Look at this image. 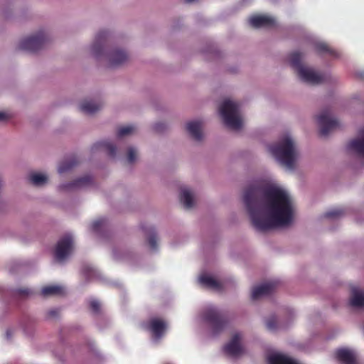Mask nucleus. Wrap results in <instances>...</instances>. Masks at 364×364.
<instances>
[{
  "label": "nucleus",
  "mask_w": 364,
  "mask_h": 364,
  "mask_svg": "<svg viewBox=\"0 0 364 364\" xmlns=\"http://www.w3.org/2000/svg\"><path fill=\"white\" fill-rule=\"evenodd\" d=\"M73 250V239L70 235L63 237L57 243L55 250V257L62 262L66 259Z\"/></svg>",
  "instance_id": "obj_9"
},
{
  "label": "nucleus",
  "mask_w": 364,
  "mask_h": 364,
  "mask_svg": "<svg viewBox=\"0 0 364 364\" xmlns=\"http://www.w3.org/2000/svg\"><path fill=\"white\" fill-rule=\"evenodd\" d=\"M268 150L277 161L286 169H294L300 155L296 144L290 133L282 134L277 143L268 146Z\"/></svg>",
  "instance_id": "obj_3"
},
{
  "label": "nucleus",
  "mask_w": 364,
  "mask_h": 364,
  "mask_svg": "<svg viewBox=\"0 0 364 364\" xmlns=\"http://www.w3.org/2000/svg\"><path fill=\"white\" fill-rule=\"evenodd\" d=\"M9 114L5 112H0V122H5L8 119Z\"/></svg>",
  "instance_id": "obj_35"
},
{
  "label": "nucleus",
  "mask_w": 364,
  "mask_h": 364,
  "mask_svg": "<svg viewBox=\"0 0 364 364\" xmlns=\"http://www.w3.org/2000/svg\"><path fill=\"white\" fill-rule=\"evenodd\" d=\"M50 40L48 31L42 29L36 33L26 36L18 42V48L26 52H36Z\"/></svg>",
  "instance_id": "obj_6"
},
{
  "label": "nucleus",
  "mask_w": 364,
  "mask_h": 364,
  "mask_svg": "<svg viewBox=\"0 0 364 364\" xmlns=\"http://www.w3.org/2000/svg\"><path fill=\"white\" fill-rule=\"evenodd\" d=\"M242 339L243 336L240 332L235 333L230 341L224 346V353L231 358H237L242 355L245 352Z\"/></svg>",
  "instance_id": "obj_8"
},
{
  "label": "nucleus",
  "mask_w": 364,
  "mask_h": 364,
  "mask_svg": "<svg viewBox=\"0 0 364 364\" xmlns=\"http://www.w3.org/2000/svg\"><path fill=\"white\" fill-rule=\"evenodd\" d=\"M342 214V212L339 210H334L327 213V216L329 218H336Z\"/></svg>",
  "instance_id": "obj_33"
},
{
  "label": "nucleus",
  "mask_w": 364,
  "mask_h": 364,
  "mask_svg": "<svg viewBox=\"0 0 364 364\" xmlns=\"http://www.w3.org/2000/svg\"><path fill=\"white\" fill-rule=\"evenodd\" d=\"M77 164L75 159H70L68 161H65L62 162L58 166V172L59 173H63L68 171H69L71 168H73Z\"/></svg>",
  "instance_id": "obj_27"
},
{
  "label": "nucleus",
  "mask_w": 364,
  "mask_h": 364,
  "mask_svg": "<svg viewBox=\"0 0 364 364\" xmlns=\"http://www.w3.org/2000/svg\"><path fill=\"white\" fill-rule=\"evenodd\" d=\"M102 107V104L92 100H85L80 105V110L87 114H91L98 111Z\"/></svg>",
  "instance_id": "obj_21"
},
{
  "label": "nucleus",
  "mask_w": 364,
  "mask_h": 364,
  "mask_svg": "<svg viewBox=\"0 0 364 364\" xmlns=\"http://www.w3.org/2000/svg\"><path fill=\"white\" fill-rule=\"evenodd\" d=\"M136 131V127L134 125H124L119 127L117 131V137L118 139L122 138L124 136H129L134 133Z\"/></svg>",
  "instance_id": "obj_24"
},
{
  "label": "nucleus",
  "mask_w": 364,
  "mask_h": 364,
  "mask_svg": "<svg viewBox=\"0 0 364 364\" xmlns=\"http://www.w3.org/2000/svg\"><path fill=\"white\" fill-rule=\"evenodd\" d=\"M195 1H196V0H184V1H185L186 3H193V2H194Z\"/></svg>",
  "instance_id": "obj_36"
},
{
  "label": "nucleus",
  "mask_w": 364,
  "mask_h": 364,
  "mask_svg": "<svg viewBox=\"0 0 364 364\" xmlns=\"http://www.w3.org/2000/svg\"><path fill=\"white\" fill-rule=\"evenodd\" d=\"M90 181H91L90 177L86 176V177L81 178L76 180L72 184H68L67 186H65L64 188H73V187H77V188L82 187L85 185H86L87 183H90Z\"/></svg>",
  "instance_id": "obj_29"
},
{
  "label": "nucleus",
  "mask_w": 364,
  "mask_h": 364,
  "mask_svg": "<svg viewBox=\"0 0 364 364\" xmlns=\"http://www.w3.org/2000/svg\"><path fill=\"white\" fill-rule=\"evenodd\" d=\"M2 185H3V184H2V181H1V180L0 179V189H1V187H2Z\"/></svg>",
  "instance_id": "obj_37"
},
{
  "label": "nucleus",
  "mask_w": 364,
  "mask_h": 364,
  "mask_svg": "<svg viewBox=\"0 0 364 364\" xmlns=\"http://www.w3.org/2000/svg\"><path fill=\"white\" fill-rule=\"evenodd\" d=\"M199 284L208 289L219 291L222 289V283L213 274L203 272L198 277Z\"/></svg>",
  "instance_id": "obj_12"
},
{
  "label": "nucleus",
  "mask_w": 364,
  "mask_h": 364,
  "mask_svg": "<svg viewBox=\"0 0 364 364\" xmlns=\"http://www.w3.org/2000/svg\"><path fill=\"white\" fill-rule=\"evenodd\" d=\"M6 336H7L8 338L10 336L9 331L6 332Z\"/></svg>",
  "instance_id": "obj_38"
},
{
  "label": "nucleus",
  "mask_w": 364,
  "mask_h": 364,
  "mask_svg": "<svg viewBox=\"0 0 364 364\" xmlns=\"http://www.w3.org/2000/svg\"><path fill=\"white\" fill-rule=\"evenodd\" d=\"M274 19L267 15H256L249 18V23L254 28L270 27L274 25Z\"/></svg>",
  "instance_id": "obj_14"
},
{
  "label": "nucleus",
  "mask_w": 364,
  "mask_h": 364,
  "mask_svg": "<svg viewBox=\"0 0 364 364\" xmlns=\"http://www.w3.org/2000/svg\"><path fill=\"white\" fill-rule=\"evenodd\" d=\"M107 36L106 31L99 32L91 46L90 52L94 58L104 61L107 67L114 68L124 64L128 60V55L119 48L109 49Z\"/></svg>",
  "instance_id": "obj_2"
},
{
  "label": "nucleus",
  "mask_w": 364,
  "mask_h": 364,
  "mask_svg": "<svg viewBox=\"0 0 364 364\" xmlns=\"http://www.w3.org/2000/svg\"><path fill=\"white\" fill-rule=\"evenodd\" d=\"M266 326L269 331H274L277 328V320L275 317H270L266 321Z\"/></svg>",
  "instance_id": "obj_30"
},
{
  "label": "nucleus",
  "mask_w": 364,
  "mask_h": 364,
  "mask_svg": "<svg viewBox=\"0 0 364 364\" xmlns=\"http://www.w3.org/2000/svg\"><path fill=\"white\" fill-rule=\"evenodd\" d=\"M65 289L63 287L60 285H49L44 287L41 289V294L44 296L61 295L64 294Z\"/></svg>",
  "instance_id": "obj_22"
},
{
  "label": "nucleus",
  "mask_w": 364,
  "mask_h": 364,
  "mask_svg": "<svg viewBox=\"0 0 364 364\" xmlns=\"http://www.w3.org/2000/svg\"><path fill=\"white\" fill-rule=\"evenodd\" d=\"M348 149L364 159V127L359 131L358 136L350 141Z\"/></svg>",
  "instance_id": "obj_13"
},
{
  "label": "nucleus",
  "mask_w": 364,
  "mask_h": 364,
  "mask_svg": "<svg viewBox=\"0 0 364 364\" xmlns=\"http://www.w3.org/2000/svg\"><path fill=\"white\" fill-rule=\"evenodd\" d=\"M243 201L259 231L286 228L294 221L296 210L293 197L270 177L254 180L245 191Z\"/></svg>",
  "instance_id": "obj_1"
},
{
  "label": "nucleus",
  "mask_w": 364,
  "mask_h": 364,
  "mask_svg": "<svg viewBox=\"0 0 364 364\" xmlns=\"http://www.w3.org/2000/svg\"><path fill=\"white\" fill-rule=\"evenodd\" d=\"M336 356L343 364H355L356 361V353L348 348H341L337 350Z\"/></svg>",
  "instance_id": "obj_17"
},
{
  "label": "nucleus",
  "mask_w": 364,
  "mask_h": 364,
  "mask_svg": "<svg viewBox=\"0 0 364 364\" xmlns=\"http://www.w3.org/2000/svg\"><path fill=\"white\" fill-rule=\"evenodd\" d=\"M100 303L97 300H92L90 301V306L95 312H97L100 309Z\"/></svg>",
  "instance_id": "obj_34"
},
{
  "label": "nucleus",
  "mask_w": 364,
  "mask_h": 364,
  "mask_svg": "<svg viewBox=\"0 0 364 364\" xmlns=\"http://www.w3.org/2000/svg\"><path fill=\"white\" fill-rule=\"evenodd\" d=\"M321 133L323 135L328 134L331 130L339 125L338 121L333 118L328 111L321 112L317 117Z\"/></svg>",
  "instance_id": "obj_10"
},
{
  "label": "nucleus",
  "mask_w": 364,
  "mask_h": 364,
  "mask_svg": "<svg viewBox=\"0 0 364 364\" xmlns=\"http://www.w3.org/2000/svg\"><path fill=\"white\" fill-rule=\"evenodd\" d=\"M186 129L189 134L197 141L203 138L202 123L199 121H191L186 124Z\"/></svg>",
  "instance_id": "obj_20"
},
{
  "label": "nucleus",
  "mask_w": 364,
  "mask_h": 364,
  "mask_svg": "<svg viewBox=\"0 0 364 364\" xmlns=\"http://www.w3.org/2000/svg\"><path fill=\"white\" fill-rule=\"evenodd\" d=\"M166 327V323L157 318H153L149 323L144 324V328L151 332L154 342H158L164 336Z\"/></svg>",
  "instance_id": "obj_11"
},
{
  "label": "nucleus",
  "mask_w": 364,
  "mask_h": 364,
  "mask_svg": "<svg viewBox=\"0 0 364 364\" xmlns=\"http://www.w3.org/2000/svg\"><path fill=\"white\" fill-rule=\"evenodd\" d=\"M315 48H316V50L318 53H329L331 55H332L333 57H338V55L336 53V51H335L333 48H330L324 42H321V41L316 42L315 43Z\"/></svg>",
  "instance_id": "obj_23"
},
{
  "label": "nucleus",
  "mask_w": 364,
  "mask_h": 364,
  "mask_svg": "<svg viewBox=\"0 0 364 364\" xmlns=\"http://www.w3.org/2000/svg\"><path fill=\"white\" fill-rule=\"evenodd\" d=\"M180 200L186 208H191L195 204L193 192L188 187L181 188Z\"/></svg>",
  "instance_id": "obj_19"
},
{
  "label": "nucleus",
  "mask_w": 364,
  "mask_h": 364,
  "mask_svg": "<svg viewBox=\"0 0 364 364\" xmlns=\"http://www.w3.org/2000/svg\"><path fill=\"white\" fill-rule=\"evenodd\" d=\"M31 182L36 186H42L48 182V176L43 173H35L31 176Z\"/></svg>",
  "instance_id": "obj_25"
},
{
  "label": "nucleus",
  "mask_w": 364,
  "mask_h": 364,
  "mask_svg": "<svg viewBox=\"0 0 364 364\" xmlns=\"http://www.w3.org/2000/svg\"><path fill=\"white\" fill-rule=\"evenodd\" d=\"M267 362L268 364H299L291 358L280 353L269 354L267 357Z\"/></svg>",
  "instance_id": "obj_18"
},
{
  "label": "nucleus",
  "mask_w": 364,
  "mask_h": 364,
  "mask_svg": "<svg viewBox=\"0 0 364 364\" xmlns=\"http://www.w3.org/2000/svg\"><path fill=\"white\" fill-rule=\"evenodd\" d=\"M149 244L151 249L155 250L156 248V237L155 234H151L149 236Z\"/></svg>",
  "instance_id": "obj_32"
},
{
  "label": "nucleus",
  "mask_w": 364,
  "mask_h": 364,
  "mask_svg": "<svg viewBox=\"0 0 364 364\" xmlns=\"http://www.w3.org/2000/svg\"><path fill=\"white\" fill-rule=\"evenodd\" d=\"M137 158V151L135 148L129 147L127 153V160L129 163H133Z\"/></svg>",
  "instance_id": "obj_31"
},
{
  "label": "nucleus",
  "mask_w": 364,
  "mask_h": 364,
  "mask_svg": "<svg viewBox=\"0 0 364 364\" xmlns=\"http://www.w3.org/2000/svg\"><path fill=\"white\" fill-rule=\"evenodd\" d=\"M350 304L356 309L364 307V290L358 287H353L351 288Z\"/></svg>",
  "instance_id": "obj_16"
},
{
  "label": "nucleus",
  "mask_w": 364,
  "mask_h": 364,
  "mask_svg": "<svg viewBox=\"0 0 364 364\" xmlns=\"http://www.w3.org/2000/svg\"><path fill=\"white\" fill-rule=\"evenodd\" d=\"M302 55L294 52L289 56V63L296 71L299 78L303 82L310 85H318L327 80V75L316 71L314 69L301 64Z\"/></svg>",
  "instance_id": "obj_4"
},
{
  "label": "nucleus",
  "mask_w": 364,
  "mask_h": 364,
  "mask_svg": "<svg viewBox=\"0 0 364 364\" xmlns=\"http://www.w3.org/2000/svg\"><path fill=\"white\" fill-rule=\"evenodd\" d=\"M99 148L104 149L107 151V154L110 156H116V147L114 146V144L109 141H104L102 142H100L98 144Z\"/></svg>",
  "instance_id": "obj_26"
},
{
  "label": "nucleus",
  "mask_w": 364,
  "mask_h": 364,
  "mask_svg": "<svg viewBox=\"0 0 364 364\" xmlns=\"http://www.w3.org/2000/svg\"><path fill=\"white\" fill-rule=\"evenodd\" d=\"M225 124L232 130H240L243 125L239 105L232 100H225L219 109Z\"/></svg>",
  "instance_id": "obj_5"
},
{
  "label": "nucleus",
  "mask_w": 364,
  "mask_h": 364,
  "mask_svg": "<svg viewBox=\"0 0 364 364\" xmlns=\"http://www.w3.org/2000/svg\"><path fill=\"white\" fill-rule=\"evenodd\" d=\"M201 317L203 321L210 326L213 333H218L225 326L222 314L214 306L206 307Z\"/></svg>",
  "instance_id": "obj_7"
},
{
  "label": "nucleus",
  "mask_w": 364,
  "mask_h": 364,
  "mask_svg": "<svg viewBox=\"0 0 364 364\" xmlns=\"http://www.w3.org/2000/svg\"><path fill=\"white\" fill-rule=\"evenodd\" d=\"M275 287L276 284L272 282L255 287L252 291V298L253 299H258L264 296H267L274 289Z\"/></svg>",
  "instance_id": "obj_15"
},
{
  "label": "nucleus",
  "mask_w": 364,
  "mask_h": 364,
  "mask_svg": "<svg viewBox=\"0 0 364 364\" xmlns=\"http://www.w3.org/2000/svg\"><path fill=\"white\" fill-rule=\"evenodd\" d=\"M107 226V220L105 219H98L92 222L91 229L93 232H98L102 230Z\"/></svg>",
  "instance_id": "obj_28"
}]
</instances>
